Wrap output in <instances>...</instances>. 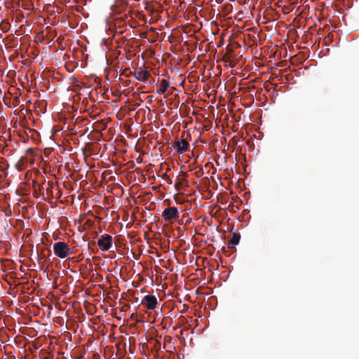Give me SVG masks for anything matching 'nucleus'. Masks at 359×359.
<instances>
[{
    "label": "nucleus",
    "mask_w": 359,
    "mask_h": 359,
    "mask_svg": "<svg viewBox=\"0 0 359 359\" xmlns=\"http://www.w3.org/2000/svg\"><path fill=\"white\" fill-rule=\"evenodd\" d=\"M53 248L55 255L61 259L66 258L72 253L68 245L62 241L55 243Z\"/></svg>",
    "instance_id": "nucleus-1"
},
{
    "label": "nucleus",
    "mask_w": 359,
    "mask_h": 359,
    "mask_svg": "<svg viewBox=\"0 0 359 359\" xmlns=\"http://www.w3.org/2000/svg\"><path fill=\"white\" fill-rule=\"evenodd\" d=\"M112 236L109 234H104L97 241V245L103 251L110 250L112 246Z\"/></svg>",
    "instance_id": "nucleus-2"
},
{
    "label": "nucleus",
    "mask_w": 359,
    "mask_h": 359,
    "mask_svg": "<svg viewBox=\"0 0 359 359\" xmlns=\"http://www.w3.org/2000/svg\"><path fill=\"white\" fill-rule=\"evenodd\" d=\"M162 217L165 221H170L179 218L178 209L176 207L165 208L162 212Z\"/></svg>",
    "instance_id": "nucleus-3"
},
{
    "label": "nucleus",
    "mask_w": 359,
    "mask_h": 359,
    "mask_svg": "<svg viewBox=\"0 0 359 359\" xmlns=\"http://www.w3.org/2000/svg\"><path fill=\"white\" fill-rule=\"evenodd\" d=\"M172 147L173 149H176L177 153L180 154L184 153L189 150V144L184 139L173 142Z\"/></svg>",
    "instance_id": "nucleus-4"
},
{
    "label": "nucleus",
    "mask_w": 359,
    "mask_h": 359,
    "mask_svg": "<svg viewBox=\"0 0 359 359\" xmlns=\"http://www.w3.org/2000/svg\"><path fill=\"white\" fill-rule=\"evenodd\" d=\"M157 303V299L152 295L145 296L141 302V304L149 310H154L156 307Z\"/></svg>",
    "instance_id": "nucleus-5"
},
{
    "label": "nucleus",
    "mask_w": 359,
    "mask_h": 359,
    "mask_svg": "<svg viewBox=\"0 0 359 359\" xmlns=\"http://www.w3.org/2000/svg\"><path fill=\"white\" fill-rule=\"evenodd\" d=\"M135 78L142 82H146L150 77V73L142 68L135 70L133 73Z\"/></svg>",
    "instance_id": "nucleus-6"
},
{
    "label": "nucleus",
    "mask_w": 359,
    "mask_h": 359,
    "mask_svg": "<svg viewBox=\"0 0 359 359\" xmlns=\"http://www.w3.org/2000/svg\"><path fill=\"white\" fill-rule=\"evenodd\" d=\"M47 298L50 302L48 300H45L44 302L41 300V304L43 306H47L48 309L50 311L53 309V305L54 304V293H48Z\"/></svg>",
    "instance_id": "nucleus-7"
},
{
    "label": "nucleus",
    "mask_w": 359,
    "mask_h": 359,
    "mask_svg": "<svg viewBox=\"0 0 359 359\" xmlns=\"http://www.w3.org/2000/svg\"><path fill=\"white\" fill-rule=\"evenodd\" d=\"M169 87V82L165 79H162L160 83V88L158 90L159 94L165 93Z\"/></svg>",
    "instance_id": "nucleus-8"
},
{
    "label": "nucleus",
    "mask_w": 359,
    "mask_h": 359,
    "mask_svg": "<svg viewBox=\"0 0 359 359\" xmlns=\"http://www.w3.org/2000/svg\"><path fill=\"white\" fill-rule=\"evenodd\" d=\"M241 236L238 233H233L231 240L229 241V245H236L240 241Z\"/></svg>",
    "instance_id": "nucleus-9"
},
{
    "label": "nucleus",
    "mask_w": 359,
    "mask_h": 359,
    "mask_svg": "<svg viewBox=\"0 0 359 359\" xmlns=\"http://www.w3.org/2000/svg\"><path fill=\"white\" fill-rule=\"evenodd\" d=\"M65 302L64 299H61L60 297L57 298L54 297V305L56 308H57L60 310H64L65 307H63L62 302Z\"/></svg>",
    "instance_id": "nucleus-10"
},
{
    "label": "nucleus",
    "mask_w": 359,
    "mask_h": 359,
    "mask_svg": "<svg viewBox=\"0 0 359 359\" xmlns=\"http://www.w3.org/2000/svg\"><path fill=\"white\" fill-rule=\"evenodd\" d=\"M133 294V293H128V292L121 293V298L123 299V298H127V297H132Z\"/></svg>",
    "instance_id": "nucleus-11"
},
{
    "label": "nucleus",
    "mask_w": 359,
    "mask_h": 359,
    "mask_svg": "<svg viewBox=\"0 0 359 359\" xmlns=\"http://www.w3.org/2000/svg\"><path fill=\"white\" fill-rule=\"evenodd\" d=\"M6 169V165L0 162V171H4Z\"/></svg>",
    "instance_id": "nucleus-12"
},
{
    "label": "nucleus",
    "mask_w": 359,
    "mask_h": 359,
    "mask_svg": "<svg viewBox=\"0 0 359 359\" xmlns=\"http://www.w3.org/2000/svg\"><path fill=\"white\" fill-rule=\"evenodd\" d=\"M223 60H224V62H229V61H230V59H229V57H228L226 55H224V57H223Z\"/></svg>",
    "instance_id": "nucleus-13"
},
{
    "label": "nucleus",
    "mask_w": 359,
    "mask_h": 359,
    "mask_svg": "<svg viewBox=\"0 0 359 359\" xmlns=\"http://www.w3.org/2000/svg\"><path fill=\"white\" fill-rule=\"evenodd\" d=\"M110 294H111V293H109V292L103 293L104 299H105L107 297L110 298V297L109 296Z\"/></svg>",
    "instance_id": "nucleus-14"
},
{
    "label": "nucleus",
    "mask_w": 359,
    "mask_h": 359,
    "mask_svg": "<svg viewBox=\"0 0 359 359\" xmlns=\"http://www.w3.org/2000/svg\"><path fill=\"white\" fill-rule=\"evenodd\" d=\"M172 294H173V293H172V292L168 293V295H170L171 297H173Z\"/></svg>",
    "instance_id": "nucleus-15"
},
{
    "label": "nucleus",
    "mask_w": 359,
    "mask_h": 359,
    "mask_svg": "<svg viewBox=\"0 0 359 359\" xmlns=\"http://www.w3.org/2000/svg\"><path fill=\"white\" fill-rule=\"evenodd\" d=\"M43 259H44V257H41V258L39 259V261L43 260Z\"/></svg>",
    "instance_id": "nucleus-16"
}]
</instances>
